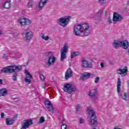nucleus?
<instances>
[{
    "mask_svg": "<svg viewBox=\"0 0 129 129\" xmlns=\"http://www.w3.org/2000/svg\"><path fill=\"white\" fill-rule=\"evenodd\" d=\"M46 84H44V86L43 87V88H46Z\"/></svg>",
    "mask_w": 129,
    "mask_h": 129,
    "instance_id": "nucleus-47",
    "label": "nucleus"
},
{
    "mask_svg": "<svg viewBox=\"0 0 129 129\" xmlns=\"http://www.w3.org/2000/svg\"><path fill=\"white\" fill-rule=\"evenodd\" d=\"M101 14H102V12L100 11L94 15V20L95 24H98L101 21Z\"/></svg>",
    "mask_w": 129,
    "mask_h": 129,
    "instance_id": "nucleus-14",
    "label": "nucleus"
},
{
    "mask_svg": "<svg viewBox=\"0 0 129 129\" xmlns=\"http://www.w3.org/2000/svg\"><path fill=\"white\" fill-rule=\"evenodd\" d=\"M112 46L114 49H118L120 47V41L114 40L112 43Z\"/></svg>",
    "mask_w": 129,
    "mask_h": 129,
    "instance_id": "nucleus-22",
    "label": "nucleus"
},
{
    "mask_svg": "<svg viewBox=\"0 0 129 129\" xmlns=\"http://www.w3.org/2000/svg\"><path fill=\"white\" fill-rule=\"evenodd\" d=\"M24 121V122L22 123L21 129L29 128L33 124V120L31 119L25 120Z\"/></svg>",
    "mask_w": 129,
    "mask_h": 129,
    "instance_id": "nucleus-9",
    "label": "nucleus"
},
{
    "mask_svg": "<svg viewBox=\"0 0 129 129\" xmlns=\"http://www.w3.org/2000/svg\"><path fill=\"white\" fill-rule=\"evenodd\" d=\"M48 3V0H40L39 3L38 8L39 11H41L43 9V8L47 5Z\"/></svg>",
    "mask_w": 129,
    "mask_h": 129,
    "instance_id": "nucleus-19",
    "label": "nucleus"
},
{
    "mask_svg": "<svg viewBox=\"0 0 129 129\" xmlns=\"http://www.w3.org/2000/svg\"><path fill=\"white\" fill-rule=\"evenodd\" d=\"M25 40L30 42L34 37V33L32 31H29L25 32Z\"/></svg>",
    "mask_w": 129,
    "mask_h": 129,
    "instance_id": "nucleus-15",
    "label": "nucleus"
},
{
    "mask_svg": "<svg viewBox=\"0 0 129 129\" xmlns=\"http://www.w3.org/2000/svg\"><path fill=\"white\" fill-rule=\"evenodd\" d=\"M20 3H21V0H15L14 2L15 8L19 7V6H20Z\"/></svg>",
    "mask_w": 129,
    "mask_h": 129,
    "instance_id": "nucleus-29",
    "label": "nucleus"
},
{
    "mask_svg": "<svg viewBox=\"0 0 129 129\" xmlns=\"http://www.w3.org/2000/svg\"><path fill=\"white\" fill-rule=\"evenodd\" d=\"M89 117L90 120L89 121V124L91 126H94L95 124H97V120H96V115L95 112L92 110H88Z\"/></svg>",
    "mask_w": 129,
    "mask_h": 129,
    "instance_id": "nucleus-4",
    "label": "nucleus"
},
{
    "mask_svg": "<svg viewBox=\"0 0 129 129\" xmlns=\"http://www.w3.org/2000/svg\"><path fill=\"white\" fill-rule=\"evenodd\" d=\"M93 129H96V128H93Z\"/></svg>",
    "mask_w": 129,
    "mask_h": 129,
    "instance_id": "nucleus-52",
    "label": "nucleus"
},
{
    "mask_svg": "<svg viewBox=\"0 0 129 129\" xmlns=\"http://www.w3.org/2000/svg\"><path fill=\"white\" fill-rule=\"evenodd\" d=\"M71 20V17L68 16L67 17H61L58 19L57 23L62 27H66L68 25L69 22Z\"/></svg>",
    "mask_w": 129,
    "mask_h": 129,
    "instance_id": "nucleus-5",
    "label": "nucleus"
},
{
    "mask_svg": "<svg viewBox=\"0 0 129 129\" xmlns=\"http://www.w3.org/2000/svg\"><path fill=\"white\" fill-rule=\"evenodd\" d=\"M120 47H121L123 49L126 50L129 47V42L127 40H123L120 41Z\"/></svg>",
    "mask_w": 129,
    "mask_h": 129,
    "instance_id": "nucleus-18",
    "label": "nucleus"
},
{
    "mask_svg": "<svg viewBox=\"0 0 129 129\" xmlns=\"http://www.w3.org/2000/svg\"><path fill=\"white\" fill-rule=\"evenodd\" d=\"M82 66L84 68H92V62L88 61L85 57L82 58Z\"/></svg>",
    "mask_w": 129,
    "mask_h": 129,
    "instance_id": "nucleus-11",
    "label": "nucleus"
},
{
    "mask_svg": "<svg viewBox=\"0 0 129 129\" xmlns=\"http://www.w3.org/2000/svg\"><path fill=\"white\" fill-rule=\"evenodd\" d=\"M66 128H67V125H66V124H64V123H62V124L61 126V129H66Z\"/></svg>",
    "mask_w": 129,
    "mask_h": 129,
    "instance_id": "nucleus-37",
    "label": "nucleus"
},
{
    "mask_svg": "<svg viewBox=\"0 0 129 129\" xmlns=\"http://www.w3.org/2000/svg\"><path fill=\"white\" fill-rule=\"evenodd\" d=\"M100 80V78L97 77L94 80V82L95 83H96V84H97V83H98V82H99V81Z\"/></svg>",
    "mask_w": 129,
    "mask_h": 129,
    "instance_id": "nucleus-34",
    "label": "nucleus"
},
{
    "mask_svg": "<svg viewBox=\"0 0 129 129\" xmlns=\"http://www.w3.org/2000/svg\"><path fill=\"white\" fill-rule=\"evenodd\" d=\"M25 81L26 83H27V84H30L31 83V79H28L27 78H25Z\"/></svg>",
    "mask_w": 129,
    "mask_h": 129,
    "instance_id": "nucleus-35",
    "label": "nucleus"
},
{
    "mask_svg": "<svg viewBox=\"0 0 129 129\" xmlns=\"http://www.w3.org/2000/svg\"><path fill=\"white\" fill-rule=\"evenodd\" d=\"M44 103L48 111L51 113H54V107H53V105L51 104V102L50 101H45Z\"/></svg>",
    "mask_w": 129,
    "mask_h": 129,
    "instance_id": "nucleus-12",
    "label": "nucleus"
},
{
    "mask_svg": "<svg viewBox=\"0 0 129 129\" xmlns=\"http://www.w3.org/2000/svg\"><path fill=\"white\" fill-rule=\"evenodd\" d=\"M55 61H56V57L54 56H50L48 58V60L47 62H46L45 67L47 68L51 66L52 64H54L55 63Z\"/></svg>",
    "mask_w": 129,
    "mask_h": 129,
    "instance_id": "nucleus-13",
    "label": "nucleus"
},
{
    "mask_svg": "<svg viewBox=\"0 0 129 129\" xmlns=\"http://www.w3.org/2000/svg\"><path fill=\"white\" fill-rule=\"evenodd\" d=\"M108 22L110 24H111L112 23V20H111V18L110 17H108L107 19Z\"/></svg>",
    "mask_w": 129,
    "mask_h": 129,
    "instance_id": "nucleus-41",
    "label": "nucleus"
},
{
    "mask_svg": "<svg viewBox=\"0 0 129 129\" xmlns=\"http://www.w3.org/2000/svg\"><path fill=\"white\" fill-rule=\"evenodd\" d=\"M34 4V1H30L28 4V8H33V4Z\"/></svg>",
    "mask_w": 129,
    "mask_h": 129,
    "instance_id": "nucleus-33",
    "label": "nucleus"
},
{
    "mask_svg": "<svg viewBox=\"0 0 129 129\" xmlns=\"http://www.w3.org/2000/svg\"><path fill=\"white\" fill-rule=\"evenodd\" d=\"M25 74L26 75V77H25V78H27L29 79L33 78V76L31 75V74L29 72H28V71H25Z\"/></svg>",
    "mask_w": 129,
    "mask_h": 129,
    "instance_id": "nucleus-28",
    "label": "nucleus"
},
{
    "mask_svg": "<svg viewBox=\"0 0 129 129\" xmlns=\"http://www.w3.org/2000/svg\"><path fill=\"white\" fill-rule=\"evenodd\" d=\"M121 87V81H120V79L118 78L117 82V92L118 93V96L120 98H122L123 100H125V101H129V96H127V93L125 92L120 93Z\"/></svg>",
    "mask_w": 129,
    "mask_h": 129,
    "instance_id": "nucleus-3",
    "label": "nucleus"
},
{
    "mask_svg": "<svg viewBox=\"0 0 129 129\" xmlns=\"http://www.w3.org/2000/svg\"><path fill=\"white\" fill-rule=\"evenodd\" d=\"M81 108V105L78 104L76 106V112H78L79 109Z\"/></svg>",
    "mask_w": 129,
    "mask_h": 129,
    "instance_id": "nucleus-36",
    "label": "nucleus"
},
{
    "mask_svg": "<svg viewBox=\"0 0 129 129\" xmlns=\"http://www.w3.org/2000/svg\"><path fill=\"white\" fill-rule=\"evenodd\" d=\"M62 121H63H63H65V119H63L62 120Z\"/></svg>",
    "mask_w": 129,
    "mask_h": 129,
    "instance_id": "nucleus-49",
    "label": "nucleus"
},
{
    "mask_svg": "<svg viewBox=\"0 0 129 129\" xmlns=\"http://www.w3.org/2000/svg\"><path fill=\"white\" fill-rule=\"evenodd\" d=\"M18 78V74L17 73H14L13 75L12 76V79L13 81H17V79Z\"/></svg>",
    "mask_w": 129,
    "mask_h": 129,
    "instance_id": "nucleus-30",
    "label": "nucleus"
},
{
    "mask_svg": "<svg viewBox=\"0 0 129 129\" xmlns=\"http://www.w3.org/2000/svg\"><path fill=\"white\" fill-rule=\"evenodd\" d=\"M100 66L101 68H103V67H104V63H103V62H101Z\"/></svg>",
    "mask_w": 129,
    "mask_h": 129,
    "instance_id": "nucleus-43",
    "label": "nucleus"
},
{
    "mask_svg": "<svg viewBox=\"0 0 129 129\" xmlns=\"http://www.w3.org/2000/svg\"><path fill=\"white\" fill-rule=\"evenodd\" d=\"M90 75H91V74L89 73H85L84 74H82L81 75L80 79L83 80V81H84L85 80H86V79H88V78L90 77Z\"/></svg>",
    "mask_w": 129,
    "mask_h": 129,
    "instance_id": "nucleus-20",
    "label": "nucleus"
},
{
    "mask_svg": "<svg viewBox=\"0 0 129 129\" xmlns=\"http://www.w3.org/2000/svg\"><path fill=\"white\" fill-rule=\"evenodd\" d=\"M68 51V44L66 43L64 44L63 47L60 50V61L63 62L66 58H67V51Z\"/></svg>",
    "mask_w": 129,
    "mask_h": 129,
    "instance_id": "nucleus-6",
    "label": "nucleus"
},
{
    "mask_svg": "<svg viewBox=\"0 0 129 129\" xmlns=\"http://www.w3.org/2000/svg\"><path fill=\"white\" fill-rule=\"evenodd\" d=\"M80 123H84V119L81 118L80 119Z\"/></svg>",
    "mask_w": 129,
    "mask_h": 129,
    "instance_id": "nucleus-42",
    "label": "nucleus"
},
{
    "mask_svg": "<svg viewBox=\"0 0 129 129\" xmlns=\"http://www.w3.org/2000/svg\"><path fill=\"white\" fill-rule=\"evenodd\" d=\"M39 76L41 81H44V80H45V77L44 75H43V74L40 75Z\"/></svg>",
    "mask_w": 129,
    "mask_h": 129,
    "instance_id": "nucleus-38",
    "label": "nucleus"
},
{
    "mask_svg": "<svg viewBox=\"0 0 129 129\" xmlns=\"http://www.w3.org/2000/svg\"><path fill=\"white\" fill-rule=\"evenodd\" d=\"M127 53L128 54V55H129V50H127Z\"/></svg>",
    "mask_w": 129,
    "mask_h": 129,
    "instance_id": "nucleus-48",
    "label": "nucleus"
},
{
    "mask_svg": "<svg viewBox=\"0 0 129 129\" xmlns=\"http://www.w3.org/2000/svg\"><path fill=\"white\" fill-rule=\"evenodd\" d=\"M5 116V113H1V117L2 118H4V117Z\"/></svg>",
    "mask_w": 129,
    "mask_h": 129,
    "instance_id": "nucleus-45",
    "label": "nucleus"
},
{
    "mask_svg": "<svg viewBox=\"0 0 129 129\" xmlns=\"http://www.w3.org/2000/svg\"><path fill=\"white\" fill-rule=\"evenodd\" d=\"M80 55V52L77 51V52H73L72 53L71 58V59H73L74 57H76V56H79Z\"/></svg>",
    "mask_w": 129,
    "mask_h": 129,
    "instance_id": "nucleus-26",
    "label": "nucleus"
},
{
    "mask_svg": "<svg viewBox=\"0 0 129 129\" xmlns=\"http://www.w3.org/2000/svg\"><path fill=\"white\" fill-rule=\"evenodd\" d=\"M38 123H43V122H45V117L44 116H42L39 118Z\"/></svg>",
    "mask_w": 129,
    "mask_h": 129,
    "instance_id": "nucleus-31",
    "label": "nucleus"
},
{
    "mask_svg": "<svg viewBox=\"0 0 129 129\" xmlns=\"http://www.w3.org/2000/svg\"><path fill=\"white\" fill-rule=\"evenodd\" d=\"M76 87H73L72 84L66 83L63 86V91L70 94L76 91Z\"/></svg>",
    "mask_w": 129,
    "mask_h": 129,
    "instance_id": "nucleus-7",
    "label": "nucleus"
},
{
    "mask_svg": "<svg viewBox=\"0 0 129 129\" xmlns=\"http://www.w3.org/2000/svg\"><path fill=\"white\" fill-rule=\"evenodd\" d=\"M9 91L6 89H2L0 90V96H5L7 95Z\"/></svg>",
    "mask_w": 129,
    "mask_h": 129,
    "instance_id": "nucleus-24",
    "label": "nucleus"
},
{
    "mask_svg": "<svg viewBox=\"0 0 129 129\" xmlns=\"http://www.w3.org/2000/svg\"><path fill=\"white\" fill-rule=\"evenodd\" d=\"M97 94V90H96V89H92L91 90H90L88 92V95L90 97H91L92 98H94L95 96H96V95Z\"/></svg>",
    "mask_w": 129,
    "mask_h": 129,
    "instance_id": "nucleus-17",
    "label": "nucleus"
},
{
    "mask_svg": "<svg viewBox=\"0 0 129 129\" xmlns=\"http://www.w3.org/2000/svg\"><path fill=\"white\" fill-rule=\"evenodd\" d=\"M45 56H46V57H51L52 55V52L51 51H47L44 53Z\"/></svg>",
    "mask_w": 129,
    "mask_h": 129,
    "instance_id": "nucleus-32",
    "label": "nucleus"
},
{
    "mask_svg": "<svg viewBox=\"0 0 129 129\" xmlns=\"http://www.w3.org/2000/svg\"><path fill=\"white\" fill-rule=\"evenodd\" d=\"M115 63L114 61H110V65H114Z\"/></svg>",
    "mask_w": 129,
    "mask_h": 129,
    "instance_id": "nucleus-44",
    "label": "nucleus"
},
{
    "mask_svg": "<svg viewBox=\"0 0 129 129\" xmlns=\"http://www.w3.org/2000/svg\"><path fill=\"white\" fill-rule=\"evenodd\" d=\"M3 58L5 60H8V59L9 58V55H8L7 54L4 53V54H3Z\"/></svg>",
    "mask_w": 129,
    "mask_h": 129,
    "instance_id": "nucleus-39",
    "label": "nucleus"
},
{
    "mask_svg": "<svg viewBox=\"0 0 129 129\" xmlns=\"http://www.w3.org/2000/svg\"><path fill=\"white\" fill-rule=\"evenodd\" d=\"M11 0H7L5 3L3 4V7L4 9H10L11 8Z\"/></svg>",
    "mask_w": 129,
    "mask_h": 129,
    "instance_id": "nucleus-23",
    "label": "nucleus"
},
{
    "mask_svg": "<svg viewBox=\"0 0 129 129\" xmlns=\"http://www.w3.org/2000/svg\"><path fill=\"white\" fill-rule=\"evenodd\" d=\"M91 60L92 61V62L93 61V60H92V59H91Z\"/></svg>",
    "mask_w": 129,
    "mask_h": 129,
    "instance_id": "nucleus-51",
    "label": "nucleus"
},
{
    "mask_svg": "<svg viewBox=\"0 0 129 129\" xmlns=\"http://www.w3.org/2000/svg\"><path fill=\"white\" fill-rule=\"evenodd\" d=\"M15 122V120L12 118H7L6 119V124L8 125H10L11 124H13Z\"/></svg>",
    "mask_w": 129,
    "mask_h": 129,
    "instance_id": "nucleus-25",
    "label": "nucleus"
},
{
    "mask_svg": "<svg viewBox=\"0 0 129 129\" xmlns=\"http://www.w3.org/2000/svg\"><path fill=\"white\" fill-rule=\"evenodd\" d=\"M2 34V31L0 30V35Z\"/></svg>",
    "mask_w": 129,
    "mask_h": 129,
    "instance_id": "nucleus-50",
    "label": "nucleus"
},
{
    "mask_svg": "<svg viewBox=\"0 0 129 129\" xmlns=\"http://www.w3.org/2000/svg\"><path fill=\"white\" fill-rule=\"evenodd\" d=\"M40 37L45 41H49V40H50V37L48 36H44V33H41Z\"/></svg>",
    "mask_w": 129,
    "mask_h": 129,
    "instance_id": "nucleus-27",
    "label": "nucleus"
},
{
    "mask_svg": "<svg viewBox=\"0 0 129 129\" xmlns=\"http://www.w3.org/2000/svg\"><path fill=\"white\" fill-rule=\"evenodd\" d=\"M117 74L122 75V76H125V75L127 74V68L125 67L124 69L122 70L121 69H118L117 70Z\"/></svg>",
    "mask_w": 129,
    "mask_h": 129,
    "instance_id": "nucleus-16",
    "label": "nucleus"
},
{
    "mask_svg": "<svg viewBox=\"0 0 129 129\" xmlns=\"http://www.w3.org/2000/svg\"><path fill=\"white\" fill-rule=\"evenodd\" d=\"M123 20L122 16L118 14V13H114L113 15V24H116L117 22H121Z\"/></svg>",
    "mask_w": 129,
    "mask_h": 129,
    "instance_id": "nucleus-10",
    "label": "nucleus"
},
{
    "mask_svg": "<svg viewBox=\"0 0 129 129\" xmlns=\"http://www.w3.org/2000/svg\"><path fill=\"white\" fill-rule=\"evenodd\" d=\"M72 77V71L71 69H68L65 73V78L67 80Z\"/></svg>",
    "mask_w": 129,
    "mask_h": 129,
    "instance_id": "nucleus-21",
    "label": "nucleus"
},
{
    "mask_svg": "<svg viewBox=\"0 0 129 129\" xmlns=\"http://www.w3.org/2000/svg\"><path fill=\"white\" fill-rule=\"evenodd\" d=\"M3 83H4L3 80H0V84H3Z\"/></svg>",
    "mask_w": 129,
    "mask_h": 129,
    "instance_id": "nucleus-46",
    "label": "nucleus"
},
{
    "mask_svg": "<svg viewBox=\"0 0 129 129\" xmlns=\"http://www.w3.org/2000/svg\"><path fill=\"white\" fill-rule=\"evenodd\" d=\"M22 67L16 65H12L4 68L1 70L2 73H17L22 70Z\"/></svg>",
    "mask_w": 129,
    "mask_h": 129,
    "instance_id": "nucleus-2",
    "label": "nucleus"
},
{
    "mask_svg": "<svg viewBox=\"0 0 129 129\" xmlns=\"http://www.w3.org/2000/svg\"><path fill=\"white\" fill-rule=\"evenodd\" d=\"M105 1V0H99V3L100 5H103L104 4Z\"/></svg>",
    "mask_w": 129,
    "mask_h": 129,
    "instance_id": "nucleus-40",
    "label": "nucleus"
},
{
    "mask_svg": "<svg viewBox=\"0 0 129 129\" xmlns=\"http://www.w3.org/2000/svg\"><path fill=\"white\" fill-rule=\"evenodd\" d=\"M18 22L20 24V26H26L27 25H30V24H32V21L25 17L20 18Z\"/></svg>",
    "mask_w": 129,
    "mask_h": 129,
    "instance_id": "nucleus-8",
    "label": "nucleus"
},
{
    "mask_svg": "<svg viewBox=\"0 0 129 129\" xmlns=\"http://www.w3.org/2000/svg\"><path fill=\"white\" fill-rule=\"evenodd\" d=\"M83 30L84 36H87L90 35L91 33V27L90 25L87 23H84L81 25L79 24L75 26L74 32L76 36H80L82 33Z\"/></svg>",
    "mask_w": 129,
    "mask_h": 129,
    "instance_id": "nucleus-1",
    "label": "nucleus"
}]
</instances>
